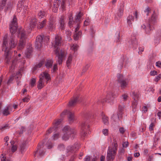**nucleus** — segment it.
<instances>
[{"label": "nucleus", "mask_w": 161, "mask_h": 161, "mask_svg": "<svg viewBox=\"0 0 161 161\" xmlns=\"http://www.w3.org/2000/svg\"><path fill=\"white\" fill-rule=\"evenodd\" d=\"M8 37V34L4 36L2 45V50L5 52L4 57L7 64H9L11 59V53L10 50L14 48L17 43V40L13 36H10L9 40Z\"/></svg>", "instance_id": "obj_1"}, {"label": "nucleus", "mask_w": 161, "mask_h": 161, "mask_svg": "<svg viewBox=\"0 0 161 161\" xmlns=\"http://www.w3.org/2000/svg\"><path fill=\"white\" fill-rule=\"evenodd\" d=\"M62 40L61 36L57 35L55 37V40L53 43L55 48L54 52L58 57L57 62L59 64H62L63 58L66 55L64 51H60L59 47L61 45Z\"/></svg>", "instance_id": "obj_2"}, {"label": "nucleus", "mask_w": 161, "mask_h": 161, "mask_svg": "<svg viewBox=\"0 0 161 161\" xmlns=\"http://www.w3.org/2000/svg\"><path fill=\"white\" fill-rule=\"evenodd\" d=\"M18 32V36L20 37V39L17 48L18 50H21L24 47L25 40L26 38V33L25 30L22 28H19Z\"/></svg>", "instance_id": "obj_3"}, {"label": "nucleus", "mask_w": 161, "mask_h": 161, "mask_svg": "<svg viewBox=\"0 0 161 161\" xmlns=\"http://www.w3.org/2000/svg\"><path fill=\"white\" fill-rule=\"evenodd\" d=\"M50 79L49 74L46 72L41 73L39 76V80L38 81L37 87L38 89H40L45 86V81L46 80V83Z\"/></svg>", "instance_id": "obj_4"}, {"label": "nucleus", "mask_w": 161, "mask_h": 161, "mask_svg": "<svg viewBox=\"0 0 161 161\" xmlns=\"http://www.w3.org/2000/svg\"><path fill=\"white\" fill-rule=\"evenodd\" d=\"M117 146V144L115 143L112 147H108L107 156V159L108 161H113L114 159L116 154Z\"/></svg>", "instance_id": "obj_5"}, {"label": "nucleus", "mask_w": 161, "mask_h": 161, "mask_svg": "<svg viewBox=\"0 0 161 161\" xmlns=\"http://www.w3.org/2000/svg\"><path fill=\"white\" fill-rule=\"evenodd\" d=\"M63 131L64 134L62 136V139L65 141L68 140L69 137L71 136L74 138V136L76 133L75 130L70 129L69 127L68 126L64 127L63 129Z\"/></svg>", "instance_id": "obj_6"}, {"label": "nucleus", "mask_w": 161, "mask_h": 161, "mask_svg": "<svg viewBox=\"0 0 161 161\" xmlns=\"http://www.w3.org/2000/svg\"><path fill=\"white\" fill-rule=\"evenodd\" d=\"M17 11L21 12L23 15L25 16L28 13L27 6L25 5L24 2L23 0H19L17 4Z\"/></svg>", "instance_id": "obj_7"}, {"label": "nucleus", "mask_w": 161, "mask_h": 161, "mask_svg": "<svg viewBox=\"0 0 161 161\" xmlns=\"http://www.w3.org/2000/svg\"><path fill=\"white\" fill-rule=\"evenodd\" d=\"M61 4V7L62 9H64L65 8V0H63L61 2L60 0H54L53 3V11L54 13L57 12L58 7Z\"/></svg>", "instance_id": "obj_8"}, {"label": "nucleus", "mask_w": 161, "mask_h": 161, "mask_svg": "<svg viewBox=\"0 0 161 161\" xmlns=\"http://www.w3.org/2000/svg\"><path fill=\"white\" fill-rule=\"evenodd\" d=\"M17 28V19L15 16L13 18V20L11 22L10 24V31L13 35L16 32V30Z\"/></svg>", "instance_id": "obj_9"}, {"label": "nucleus", "mask_w": 161, "mask_h": 161, "mask_svg": "<svg viewBox=\"0 0 161 161\" xmlns=\"http://www.w3.org/2000/svg\"><path fill=\"white\" fill-rule=\"evenodd\" d=\"M37 21L35 17L32 18L30 21V23L29 25V27L27 29L28 33H30L32 28H33L36 25Z\"/></svg>", "instance_id": "obj_10"}, {"label": "nucleus", "mask_w": 161, "mask_h": 161, "mask_svg": "<svg viewBox=\"0 0 161 161\" xmlns=\"http://www.w3.org/2000/svg\"><path fill=\"white\" fill-rule=\"evenodd\" d=\"M43 37L41 35H39L36 37L35 42V47L37 49H39L42 46Z\"/></svg>", "instance_id": "obj_11"}, {"label": "nucleus", "mask_w": 161, "mask_h": 161, "mask_svg": "<svg viewBox=\"0 0 161 161\" xmlns=\"http://www.w3.org/2000/svg\"><path fill=\"white\" fill-rule=\"evenodd\" d=\"M65 18L64 16H61L59 20L58 26L59 29L61 30H64L65 27Z\"/></svg>", "instance_id": "obj_12"}, {"label": "nucleus", "mask_w": 161, "mask_h": 161, "mask_svg": "<svg viewBox=\"0 0 161 161\" xmlns=\"http://www.w3.org/2000/svg\"><path fill=\"white\" fill-rule=\"evenodd\" d=\"M62 120L61 119H59L57 120H56L53 123V127L52 128H50L46 132V134L48 135L50 133H51L52 132L53 129L55 130L61 122Z\"/></svg>", "instance_id": "obj_13"}, {"label": "nucleus", "mask_w": 161, "mask_h": 161, "mask_svg": "<svg viewBox=\"0 0 161 161\" xmlns=\"http://www.w3.org/2000/svg\"><path fill=\"white\" fill-rule=\"evenodd\" d=\"M55 22V19L53 18H51L50 19V21L48 25V28L50 31H53L55 28L54 24Z\"/></svg>", "instance_id": "obj_14"}, {"label": "nucleus", "mask_w": 161, "mask_h": 161, "mask_svg": "<svg viewBox=\"0 0 161 161\" xmlns=\"http://www.w3.org/2000/svg\"><path fill=\"white\" fill-rule=\"evenodd\" d=\"M12 107L11 105H8L3 110V113L4 115H8L11 112H13Z\"/></svg>", "instance_id": "obj_15"}, {"label": "nucleus", "mask_w": 161, "mask_h": 161, "mask_svg": "<svg viewBox=\"0 0 161 161\" xmlns=\"http://www.w3.org/2000/svg\"><path fill=\"white\" fill-rule=\"evenodd\" d=\"M87 126V124L85 122L81 124V127H82V131L81 132V136L82 137H85L86 136L87 133L86 132L85 129L86 128V126Z\"/></svg>", "instance_id": "obj_16"}, {"label": "nucleus", "mask_w": 161, "mask_h": 161, "mask_svg": "<svg viewBox=\"0 0 161 161\" xmlns=\"http://www.w3.org/2000/svg\"><path fill=\"white\" fill-rule=\"evenodd\" d=\"M44 154L43 151H42L41 147H38L37 150L36 152L35 155L36 157L42 156Z\"/></svg>", "instance_id": "obj_17"}, {"label": "nucleus", "mask_w": 161, "mask_h": 161, "mask_svg": "<svg viewBox=\"0 0 161 161\" xmlns=\"http://www.w3.org/2000/svg\"><path fill=\"white\" fill-rule=\"evenodd\" d=\"M63 114H67L68 116L69 119V120H72L74 118V114L71 112L66 110L63 112Z\"/></svg>", "instance_id": "obj_18"}, {"label": "nucleus", "mask_w": 161, "mask_h": 161, "mask_svg": "<svg viewBox=\"0 0 161 161\" xmlns=\"http://www.w3.org/2000/svg\"><path fill=\"white\" fill-rule=\"evenodd\" d=\"M17 149V147L16 145H13L12 146L11 151L10 149H8L7 150L6 152V154H8L9 156L15 152Z\"/></svg>", "instance_id": "obj_19"}, {"label": "nucleus", "mask_w": 161, "mask_h": 161, "mask_svg": "<svg viewBox=\"0 0 161 161\" xmlns=\"http://www.w3.org/2000/svg\"><path fill=\"white\" fill-rule=\"evenodd\" d=\"M129 43L130 45H131V46H130V47L132 46L135 48L136 47L138 44L135 38H134L132 40H131L129 42Z\"/></svg>", "instance_id": "obj_20"}, {"label": "nucleus", "mask_w": 161, "mask_h": 161, "mask_svg": "<svg viewBox=\"0 0 161 161\" xmlns=\"http://www.w3.org/2000/svg\"><path fill=\"white\" fill-rule=\"evenodd\" d=\"M113 99V97L112 96L111 93H109L107 95L106 99H104L103 101H101V102H104V101H106L109 103L110 102V100L111 101Z\"/></svg>", "instance_id": "obj_21"}, {"label": "nucleus", "mask_w": 161, "mask_h": 161, "mask_svg": "<svg viewBox=\"0 0 161 161\" xmlns=\"http://www.w3.org/2000/svg\"><path fill=\"white\" fill-rule=\"evenodd\" d=\"M127 20L128 24L130 26L134 20V17L132 15H130L127 17Z\"/></svg>", "instance_id": "obj_22"}, {"label": "nucleus", "mask_w": 161, "mask_h": 161, "mask_svg": "<svg viewBox=\"0 0 161 161\" xmlns=\"http://www.w3.org/2000/svg\"><path fill=\"white\" fill-rule=\"evenodd\" d=\"M78 98L77 97H76L75 98H74L72 100L69 102V106H73L75 105L78 101Z\"/></svg>", "instance_id": "obj_23"}, {"label": "nucleus", "mask_w": 161, "mask_h": 161, "mask_svg": "<svg viewBox=\"0 0 161 161\" xmlns=\"http://www.w3.org/2000/svg\"><path fill=\"white\" fill-rule=\"evenodd\" d=\"M123 6H121L119 9L117 13V14L118 17H121L123 14Z\"/></svg>", "instance_id": "obj_24"}, {"label": "nucleus", "mask_w": 161, "mask_h": 161, "mask_svg": "<svg viewBox=\"0 0 161 161\" xmlns=\"http://www.w3.org/2000/svg\"><path fill=\"white\" fill-rule=\"evenodd\" d=\"M151 26V25L150 24H148L147 25V27L145 25H142V28L143 29H145L146 28V33H148L150 31H151L152 29Z\"/></svg>", "instance_id": "obj_25"}, {"label": "nucleus", "mask_w": 161, "mask_h": 161, "mask_svg": "<svg viewBox=\"0 0 161 161\" xmlns=\"http://www.w3.org/2000/svg\"><path fill=\"white\" fill-rule=\"evenodd\" d=\"M44 64V61H41L38 64H36L34 67V71L38 69L41 68Z\"/></svg>", "instance_id": "obj_26"}, {"label": "nucleus", "mask_w": 161, "mask_h": 161, "mask_svg": "<svg viewBox=\"0 0 161 161\" xmlns=\"http://www.w3.org/2000/svg\"><path fill=\"white\" fill-rule=\"evenodd\" d=\"M53 63V61L52 60H48L46 62L45 65L47 68L49 69L52 67Z\"/></svg>", "instance_id": "obj_27"}, {"label": "nucleus", "mask_w": 161, "mask_h": 161, "mask_svg": "<svg viewBox=\"0 0 161 161\" xmlns=\"http://www.w3.org/2000/svg\"><path fill=\"white\" fill-rule=\"evenodd\" d=\"M157 18V15L154 12L152 14L151 18L150 20V23H154Z\"/></svg>", "instance_id": "obj_28"}, {"label": "nucleus", "mask_w": 161, "mask_h": 161, "mask_svg": "<svg viewBox=\"0 0 161 161\" xmlns=\"http://www.w3.org/2000/svg\"><path fill=\"white\" fill-rule=\"evenodd\" d=\"M32 51V49L31 47H29V48H27L25 53L26 57L27 58H29L31 54Z\"/></svg>", "instance_id": "obj_29"}, {"label": "nucleus", "mask_w": 161, "mask_h": 161, "mask_svg": "<svg viewBox=\"0 0 161 161\" xmlns=\"http://www.w3.org/2000/svg\"><path fill=\"white\" fill-rule=\"evenodd\" d=\"M27 143V142L26 141H24L20 145L19 149L21 153H23L24 152L26 144Z\"/></svg>", "instance_id": "obj_30"}, {"label": "nucleus", "mask_w": 161, "mask_h": 161, "mask_svg": "<svg viewBox=\"0 0 161 161\" xmlns=\"http://www.w3.org/2000/svg\"><path fill=\"white\" fill-rule=\"evenodd\" d=\"M102 119L104 125H108V117L104 115L102 117Z\"/></svg>", "instance_id": "obj_31"}, {"label": "nucleus", "mask_w": 161, "mask_h": 161, "mask_svg": "<svg viewBox=\"0 0 161 161\" xmlns=\"http://www.w3.org/2000/svg\"><path fill=\"white\" fill-rule=\"evenodd\" d=\"M137 102L136 100H135L132 103V107L133 108L132 111L133 112H135L137 110Z\"/></svg>", "instance_id": "obj_32"}, {"label": "nucleus", "mask_w": 161, "mask_h": 161, "mask_svg": "<svg viewBox=\"0 0 161 161\" xmlns=\"http://www.w3.org/2000/svg\"><path fill=\"white\" fill-rule=\"evenodd\" d=\"M125 80V78L122 75L120 74H118L117 75V80L119 83H120Z\"/></svg>", "instance_id": "obj_33"}, {"label": "nucleus", "mask_w": 161, "mask_h": 161, "mask_svg": "<svg viewBox=\"0 0 161 161\" xmlns=\"http://www.w3.org/2000/svg\"><path fill=\"white\" fill-rule=\"evenodd\" d=\"M72 57L71 54H70L66 61V64L67 67H69L71 63Z\"/></svg>", "instance_id": "obj_34"}, {"label": "nucleus", "mask_w": 161, "mask_h": 161, "mask_svg": "<svg viewBox=\"0 0 161 161\" xmlns=\"http://www.w3.org/2000/svg\"><path fill=\"white\" fill-rule=\"evenodd\" d=\"M119 83L122 88L126 87L128 84V82L126 81L125 80Z\"/></svg>", "instance_id": "obj_35"}, {"label": "nucleus", "mask_w": 161, "mask_h": 161, "mask_svg": "<svg viewBox=\"0 0 161 161\" xmlns=\"http://www.w3.org/2000/svg\"><path fill=\"white\" fill-rule=\"evenodd\" d=\"M81 34V32L79 31L78 32H75L74 36V38L75 40H78Z\"/></svg>", "instance_id": "obj_36"}, {"label": "nucleus", "mask_w": 161, "mask_h": 161, "mask_svg": "<svg viewBox=\"0 0 161 161\" xmlns=\"http://www.w3.org/2000/svg\"><path fill=\"white\" fill-rule=\"evenodd\" d=\"M123 107L121 106H119L118 107L119 113L118 114V118H119L120 117L122 114V111L123 109Z\"/></svg>", "instance_id": "obj_37"}, {"label": "nucleus", "mask_w": 161, "mask_h": 161, "mask_svg": "<svg viewBox=\"0 0 161 161\" xmlns=\"http://www.w3.org/2000/svg\"><path fill=\"white\" fill-rule=\"evenodd\" d=\"M46 14V13L44 11H40L38 14L39 18H42Z\"/></svg>", "instance_id": "obj_38"}, {"label": "nucleus", "mask_w": 161, "mask_h": 161, "mask_svg": "<svg viewBox=\"0 0 161 161\" xmlns=\"http://www.w3.org/2000/svg\"><path fill=\"white\" fill-rule=\"evenodd\" d=\"M46 23V20H44L42 22H40L38 26V28L39 29L43 28L45 25Z\"/></svg>", "instance_id": "obj_39"}, {"label": "nucleus", "mask_w": 161, "mask_h": 161, "mask_svg": "<svg viewBox=\"0 0 161 161\" xmlns=\"http://www.w3.org/2000/svg\"><path fill=\"white\" fill-rule=\"evenodd\" d=\"M9 128V126L8 124L3 125L2 126H0V130L3 131L6 129Z\"/></svg>", "instance_id": "obj_40"}, {"label": "nucleus", "mask_w": 161, "mask_h": 161, "mask_svg": "<svg viewBox=\"0 0 161 161\" xmlns=\"http://www.w3.org/2000/svg\"><path fill=\"white\" fill-rule=\"evenodd\" d=\"M73 17H72V14H71L69 16V25L70 26L71 25H73L74 24H75V22L74 21L73 22H72Z\"/></svg>", "instance_id": "obj_41"}, {"label": "nucleus", "mask_w": 161, "mask_h": 161, "mask_svg": "<svg viewBox=\"0 0 161 161\" xmlns=\"http://www.w3.org/2000/svg\"><path fill=\"white\" fill-rule=\"evenodd\" d=\"M82 16V14L80 13H79L76 15L75 18L76 22V23L79 22L80 19Z\"/></svg>", "instance_id": "obj_42"}, {"label": "nucleus", "mask_w": 161, "mask_h": 161, "mask_svg": "<svg viewBox=\"0 0 161 161\" xmlns=\"http://www.w3.org/2000/svg\"><path fill=\"white\" fill-rule=\"evenodd\" d=\"M67 152L68 153H72L75 151L74 149V147L71 146H68L67 148Z\"/></svg>", "instance_id": "obj_43"}, {"label": "nucleus", "mask_w": 161, "mask_h": 161, "mask_svg": "<svg viewBox=\"0 0 161 161\" xmlns=\"http://www.w3.org/2000/svg\"><path fill=\"white\" fill-rule=\"evenodd\" d=\"M125 66V67H128L129 66L130 64V62L129 59L128 58H126L125 59L124 61Z\"/></svg>", "instance_id": "obj_44"}, {"label": "nucleus", "mask_w": 161, "mask_h": 161, "mask_svg": "<svg viewBox=\"0 0 161 161\" xmlns=\"http://www.w3.org/2000/svg\"><path fill=\"white\" fill-rule=\"evenodd\" d=\"M36 82V79L35 78H32L30 81V84L32 86H34L35 85Z\"/></svg>", "instance_id": "obj_45"}, {"label": "nucleus", "mask_w": 161, "mask_h": 161, "mask_svg": "<svg viewBox=\"0 0 161 161\" xmlns=\"http://www.w3.org/2000/svg\"><path fill=\"white\" fill-rule=\"evenodd\" d=\"M78 46L76 44H73L71 47L70 49L73 50L74 51H76L78 48Z\"/></svg>", "instance_id": "obj_46"}, {"label": "nucleus", "mask_w": 161, "mask_h": 161, "mask_svg": "<svg viewBox=\"0 0 161 161\" xmlns=\"http://www.w3.org/2000/svg\"><path fill=\"white\" fill-rule=\"evenodd\" d=\"M102 132L104 135L107 136L108 134V130L107 129H103Z\"/></svg>", "instance_id": "obj_47"}, {"label": "nucleus", "mask_w": 161, "mask_h": 161, "mask_svg": "<svg viewBox=\"0 0 161 161\" xmlns=\"http://www.w3.org/2000/svg\"><path fill=\"white\" fill-rule=\"evenodd\" d=\"M6 0H3L0 5V8L3 9L5 5Z\"/></svg>", "instance_id": "obj_48"}, {"label": "nucleus", "mask_w": 161, "mask_h": 161, "mask_svg": "<svg viewBox=\"0 0 161 161\" xmlns=\"http://www.w3.org/2000/svg\"><path fill=\"white\" fill-rule=\"evenodd\" d=\"M150 12V9L148 7L144 11L145 14L147 16L148 15Z\"/></svg>", "instance_id": "obj_49"}, {"label": "nucleus", "mask_w": 161, "mask_h": 161, "mask_svg": "<svg viewBox=\"0 0 161 161\" xmlns=\"http://www.w3.org/2000/svg\"><path fill=\"white\" fill-rule=\"evenodd\" d=\"M59 134L58 133L54 134L52 138V139L53 140H56L59 137Z\"/></svg>", "instance_id": "obj_50"}, {"label": "nucleus", "mask_w": 161, "mask_h": 161, "mask_svg": "<svg viewBox=\"0 0 161 161\" xmlns=\"http://www.w3.org/2000/svg\"><path fill=\"white\" fill-rule=\"evenodd\" d=\"M29 97V96H28L27 97H25V98H23L22 99L23 102H28L30 99Z\"/></svg>", "instance_id": "obj_51"}, {"label": "nucleus", "mask_w": 161, "mask_h": 161, "mask_svg": "<svg viewBox=\"0 0 161 161\" xmlns=\"http://www.w3.org/2000/svg\"><path fill=\"white\" fill-rule=\"evenodd\" d=\"M128 97V96L126 94H124L122 96V99H123V101H125L127 100Z\"/></svg>", "instance_id": "obj_52"}, {"label": "nucleus", "mask_w": 161, "mask_h": 161, "mask_svg": "<svg viewBox=\"0 0 161 161\" xmlns=\"http://www.w3.org/2000/svg\"><path fill=\"white\" fill-rule=\"evenodd\" d=\"M161 74H159L158 76L155 77L154 79V80L155 81L158 82L161 79Z\"/></svg>", "instance_id": "obj_53"}, {"label": "nucleus", "mask_w": 161, "mask_h": 161, "mask_svg": "<svg viewBox=\"0 0 161 161\" xmlns=\"http://www.w3.org/2000/svg\"><path fill=\"white\" fill-rule=\"evenodd\" d=\"M47 147L48 149L51 148L53 147V145L50 142H48L46 144Z\"/></svg>", "instance_id": "obj_54"}, {"label": "nucleus", "mask_w": 161, "mask_h": 161, "mask_svg": "<svg viewBox=\"0 0 161 161\" xmlns=\"http://www.w3.org/2000/svg\"><path fill=\"white\" fill-rule=\"evenodd\" d=\"M150 74L151 76H154L157 75V72L155 70L151 71L150 72Z\"/></svg>", "instance_id": "obj_55"}, {"label": "nucleus", "mask_w": 161, "mask_h": 161, "mask_svg": "<svg viewBox=\"0 0 161 161\" xmlns=\"http://www.w3.org/2000/svg\"><path fill=\"white\" fill-rule=\"evenodd\" d=\"M90 20L89 19H86L85 21V22H84V26H87L89 24V22Z\"/></svg>", "instance_id": "obj_56"}, {"label": "nucleus", "mask_w": 161, "mask_h": 161, "mask_svg": "<svg viewBox=\"0 0 161 161\" xmlns=\"http://www.w3.org/2000/svg\"><path fill=\"white\" fill-rule=\"evenodd\" d=\"M147 110V106H144L142 108V110L143 113H146Z\"/></svg>", "instance_id": "obj_57"}, {"label": "nucleus", "mask_w": 161, "mask_h": 161, "mask_svg": "<svg viewBox=\"0 0 161 161\" xmlns=\"http://www.w3.org/2000/svg\"><path fill=\"white\" fill-rule=\"evenodd\" d=\"M79 26H80V22H78L76 24V27L75 29V32H77V31H78L79 28Z\"/></svg>", "instance_id": "obj_58"}, {"label": "nucleus", "mask_w": 161, "mask_h": 161, "mask_svg": "<svg viewBox=\"0 0 161 161\" xmlns=\"http://www.w3.org/2000/svg\"><path fill=\"white\" fill-rule=\"evenodd\" d=\"M154 126V124L152 122L150 124L149 126V129L150 131H152L153 130V128Z\"/></svg>", "instance_id": "obj_59"}, {"label": "nucleus", "mask_w": 161, "mask_h": 161, "mask_svg": "<svg viewBox=\"0 0 161 161\" xmlns=\"http://www.w3.org/2000/svg\"><path fill=\"white\" fill-rule=\"evenodd\" d=\"M58 148L60 150H63L64 149V146L63 144H61L58 146Z\"/></svg>", "instance_id": "obj_60"}, {"label": "nucleus", "mask_w": 161, "mask_h": 161, "mask_svg": "<svg viewBox=\"0 0 161 161\" xmlns=\"http://www.w3.org/2000/svg\"><path fill=\"white\" fill-rule=\"evenodd\" d=\"M119 131L121 133L123 134L125 132V130L123 127H121L119 128Z\"/></svg>", "instance_id": "obj_61"}, {"label": "nucleus", "mask_w": 161, "mask_h": 161, "mask_svg": "<svg viewBox=\"0 0 161 161\" xmlns=\"http://www.w3.org/2000/svg\"><path fill=\"white\" fill-rule=\"evenodd\" d=\"M66 33L68 37H69L71 35V32L69 30H66Z\"/></svg>", "instance_id": "obj_62"}, {"label": "nucleus", "mask_w": 161, "mask_h": 161, "mask_svg": "<svg viewBox=\"0 0 161 161\" xmlns=\"http://www.w3.org/2000/svg\"><path fill=\"white\" fill-rule=\"evenodd\" d=\"M156 66L159 67V68H161V62L158 61L156 62Z\"/></svg>", "instance_id": "obj_63"}, {"label": "nucleus", "mask_w": 161, "mask_h": 161, "mask_svg": "<svg viewBox=\"0 0 161 161\" xmlns=\"http://www.w3.org/2000/svg\"><path fill=\"white\" fill-rule=\"evenodd\" d=\"M13 77L14 76L13 75L11 76L10 77L9 79L7 82L8 84L10 83L13 80Z\"/></svg>", "instance_id": "obj_64"}]
</instances>
